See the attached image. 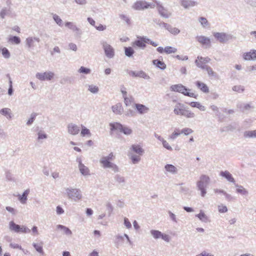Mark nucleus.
Returning <instances> with one entry per match:
<instances>
[{
    "label": "nucleus",
    "mask_w": 256,
    "mask_h": 256,
    "mask_svg": "<svg viewBox=\"0 0 256 256\" xmlns=\"http://www.w3.org/2000/svg\"><path fill=\"white\" fill-rule=\"evenodd\" d=\"M54 76V74L52 72H45L43 73H38L36 78L40 80H50Z\"/></svg>",
    "instance_id": "nucleus-10"
},
{
    "label": "nucleus",
    "mask_w": 256,
    "mask_h": 256,
    "mask_svg": "<svg viewBox=\"0 0 256 256\" xmlns=\"http://www.w3.org/2000/svg\"><path fill=\"white\" fill-rule=\"evenodd\" d=\"M210 61V58L208 56L202 57V56H198L195 60V64L198 67L204 70L208 66L206 64Z\"/></svg>",
    "instance_id": "nucleus-7"
},
{
    "label": "nucleus",
    "mask_w": 256,
    "mask_h": 256,
    "mask_svg": "<svg viewBox=\"0 0 256 256\" xmlns=\"http://www.w3.org/2000/svg\"><path fill=\"white\" fill-rule=\"evenodd\" d=\"M177 52V48L170 46H166L165 50V54H174Z\"/></svg>",
    "instance_id": "nucleus-34"
},
{
    "label": "nucleus",
    "mask_w": 256,
    "mask_h": 256,
    "mask_svg": "<svg viewBox=\"0 0 256 256\" xmlns=\"http://www.w3.org/2000/svg\"><path fill=\"white\" fill-rule=\"evenodd\" d=\"M200 22L203 26H206L208 24V22L207 20L204 17H200Z\"/></svg>",
    "instance_id": "nucleus-52"
},
{
    "label": "nucleus",
    "mask_w": 256,
    "mask_h": 256,
    "mask_svg": "<svg viewBox=\"0 0 256 256\" xmlns=\"http://www.w3.org/2000/svg\"><path fill=\"white\" fill-rule=\"evenodd\" d=\"M236 190L237 192L242 194H246L248 193L246 189L242 186H238Z\"/></svg>",
    "instance_id": "nucleus-44"
},
{
    "label": "nucleus",
    "mask_w": 256,
    "mask_h": 256,
    "mask_svg": "<svg viewBox=\"0 0 256 256\" xmlns=\"http://www.w3.org/2000/svg\"><path fill=\"white\" fill-rule=\"evenodd\" d=\"M160 238L166 242H169L170 241V236L164 234L162 233V236H161Z\"/></svg>",
    "instance_id": "nucleus-58"
},
{
    "label": "nucleus",
    "mask_w": 256,
    "mask_h": 256,
    "mask_svg": "<svg viewBox=\"0 0 256 256\" xmlns=\"http://www.w3.org/2000/svg\"><path fill=\"white\" fill-rule=\"evenodd\" d=\"M56 228L58 229L62 230L64 233L67 236H71L72 234V232L66 226L62 224H58L56 226Z\"/></svg>",
    "instance_id": "nucleus-24"
},
{
    "label": "nucleus",
    "mask_w": 256,
    "mask_h": 256,
    "mask_svg": "<svg viewBox=\"0 0 256 256\" xmlns=\"http://www.w3.org/2000/svg\"><path fill=\"white\" fill-rule=\"evenodd\" d=\"M114 158V156L113 154L110 153L108 156L102 158L100 161V163L102 164L104 168H112L114 171L116 172L118 170V166L110 162V160H112Z\"/></svg>",
    "instance_id": "nucleus-3"
},
{
    "label": "nucleus",
    "mask_w": 256,
    "mask_h": 256,
    "mask_svg": "<svg viewBox=\"0 0 256 256\" xmlns=\"http://www.w3.org/2000/svg\"><path fill=\"white\" fill-rule=\"evenodd\" d=\"M195 84L196 87L204 93L209 92V88L208 86L204 82L198 80L196 82Z\"/></svg>",
    "instance_id": "nucleus-15"
},
{
    "label": "nucleus",
    "mask_w": 256,
    "mask_h": 256,
    "mask_svg": "<svg viewBox=\"0 0 256 256\" xmlns=\"http://www.w3.org/2000/svg\"><path fill=\"white\" fill-rule=\"evenodd\" d=\"M134 108L140 114L147 112L149 110V108L144 105L138 104H134Z\"/></svg>",
    "instance_id": "nucleus-18"
},
{
    "label": "nucleus",
    "mask_w": 256,
    "mask_h": 256,
    "mask_svg": "<svg viewBox=\"0 0 256 256\" xmlns=\"http://www.w3.org/2000/svg\"><path fill=\"white\" fill-rule=\"evenodd\" d=\"M10 248H18V249H20V250H23V248H22V246L19 245L18 244L11 243V244H10Z\"/></svg>",
    "instance_id": "nucleus-53"
},
{
    "label": "nucleus",
    "mask_w": 256,
    "mask_h": 256,
    "mask_svg": "<svg viewBox=\"0 0 256 256\" xmlns=\"http://www.w3.org/2000/svg\"><path fill=\"white\" fill-rule=\"evenodd\" d=\"M130 75L134 76H138L140 78H148V76L144 72L140 71L138 72H130Z\"/></svg>",
    "instance_id": "nucleus-22"
},
{
    "label": "nucleus",
    "mask_w": 256,
    "mask_h": 256,
    "mask_svg": "<svg viewBox=\"0 0 256 256\" xmlns=\"http://www.w3.org/2000/svg\"><path fill=\"white\" fill-rule=\"evenodd\" d=\"M204 70H206L210 76H216V72L212 70V68L210 66H208L205 68Z\"/></svg>",
    "instance_id": "nucleus-43"
},
{
    "label": "nucleus",
    "mask_w": 256,
    "mask_h": 256,
    "mask_svg": "<svg viewBox=\"0 0 256 256\" xmlns=\"http://www.w3.org/2000/svg\"><path fill=\"white\" fill-rule=\"evenodd\" d=\"M120 18L122 20L125 22L128 25H130L131 24L130 18L126 16L124 14L120 15Z\"/></svg>",
    "instance_id": "nucleus-40"
},
{
    "label": "nucleus",
    "mask_w": 256,
    "mask_h": 256,
    "mask_svg": "<svg viewBox=\"0 0 256 256\" xmlns=\"http://www.w3.org/2000/svg\"><path fill=\"white\" fill-rule=\"evenodd\" d=\"M2 53L5 58H9L10 56V53L8 50L6 48H4L2 49Z\"/></svg>",
    "instance_id": "nucleus-46"
},
{
    "label": "nucleus",
    "mask_w": 256,
    "mask_h": 256,
    "mask_svg": "<svg viewBox=\"0 0 256 256\" xmlns=\"http://www.w3.org/2000/svg\"><path fill=\"white\" fill-rule=\"evenodd\" d=\"M162 142L163 146L168 150H172V147L170 146L169 144L165 140H162Z\"/></svg>",
    "instance_id": "nucleus-55"
},
{
    "label": "nucleus",
    "mask_w": 256,
    "mask_h": 256,
    "mask_svg": "<svg viewBox=\"0 0 256 256\" xmlns=\"http://www.w3.org/2000/svg\"><path fill=\"white\" fill-rule=\"evenodd\" d=\"M165 50H166V47L164 48L162 46L158 47L156 48V50L160 54L165 53Z\"/></svg>",
    "instance_id": "nucleus-63"
},
{
    "label": "nucleus",
    "mask_w": 256,
    "mask_h": 256,
    "mask_svg": "<svg viewBox=\"0 0 256 256\" xmlns=\"http://www.w3.org/2000/svg\"><path fill=\"white\" fill-rule=\"evenodd\" d=\"M220 176L226 178L228 181L234 182V180L232 174L228 171L222 172L220 174Z\"/></svg>",
    "instance_id": "nucleus-27"
},
{
    "label": "nucleus",
    "mask_w": 256,
    "mask_h": 256,
    "mask_svg": "<svg viewBox=\"0 0 256 256\" xmlns=\"http://www.w3.org/2000/svg\"><path fill=\"white\" fill-rule=\"evenodd\" d=\"M246 138H256V130L246 131L244 133Z\"/></svg>",
    "instance_id": "nucleus-35"
},
{
    "label": "nucleus",
    "mask_w": 256,
    "mask_h": 256,
    "mask_svg": "<svg viewBox=\"0 0 256 256\" xmlns=\"http://www.w3.org/2000/svg\"><path fill=\"white\" fill-rule=\"evenodd\" d=\"M68 196L74 201L78 200L82 198V194L79 190L76 188L67 189Z\"/></svg>",
    "instance_id": "nucleus-6"
},
{
    "label": "nucleus",
    "mask_w": 256,
    "mask_h": 256,
    "mask_svg": "<svg viewBox=\"0 0 256 256\" xmlns=\"http://www.w3.org/2000/svg\"><path fill=\"white\" fill-rule=\"evenodd\" d=\"M214 36L220 42H224L229 39V36L224 33L216 32Z\"/></svg>",
    "instance_id": "nucleus-14"
},
{
    "label": "nucleus",
    "mask_w": 256,
    "mask_h": 256,
    "mask_svg": "<svg viewBox=\"0 0 256 256\" xmlns=\"http://www.w3.org/2000/svg\"><path fill=\"white\" fill-rule=\"evenodd\" d=\"M121 132L126 135L130 134L132 133V130L128 126H122Z\"/></svg>",
    "instance_id": "nucleus-42"
},
{
    "label": "nucleus",
    "mask_w": 256,
    "mask_h": 256,
    "mask_svg": "<svg viewBox=\"0 0 256 256\" xmlns=\"http://www.w3.org/2000/svg\"><path fill=\"white\" fill-rule=\"evenodd\" d=\"M196 216L198 217L201 221L203 222H207L208 220V216L204 214L202 211H200V212L196 215Z\"/></svg>",
    "instance_id": "nucleus-31"
},
{
    "label": "nucleus",
    "mask_w": 256,
    "mask_h": 256,
    "mask_svg": "<svg viewBox=\"0 0 256 256\" xmlns=\"http://www.w3.org/2000/svg\"><path fill=\"white\" fill-rule=\"evenodd\" d=\"M182 5L185 8L192 6L195 5V2L192 1L182 0Z\"/></svg>",
    "instance_id": "nucleus-37"
},
{
    "label": "nucleus",
    "mask_w": 256,
    "mask_h": 256,
    "mask_svg": "<svg viewBox=\"0 0 256 256\" xmlns=\"http://www.w3.org/2000/svg\"><path fill=\"white\" fill-rule=\"evenodd\" d=\"M192 132L193 130L190 128H184L181 131L182 134H184L185 135H188L192 134Z\"/></svg>",
    "instance_id": "nucleus-49"
},
{
    "label": "nucleus",
    "mask_w": 256,
    "mask_h": 256,
    "mask_svg": "<svg viewBox=\"0 0 256 256\" xmlns=\"http://www.w3.org/2000/svg\"><path fill=\"white\" fill-rule=\"evenodd\" d=\"M112 110L116 114H120L122 112L123 108L120 104H118L112 106Z\"/></svg>",
    "instance_id": "nucleus-23"
},
{
    "label": "nucleus",
    "mask_w": 256,
    "mask_h": 256,
    "mask_svg": "<svg viewBox=\"0 0 256 256\" xmlns=\"http://www.w3.org/2000/svg\"><path fill=\"white\" fill-rule=\"evenodd\" d=\"M182 134L181 131L178 130H176L174 132L170 135V138L172 139L176 138L178 136H180Z\"/></svg>",
    "instance_id": "nucleus-47"
},
{
    "label": "nucleus",
    "mask_w": 256,
    "mask_h": 256,
    "mask_svg": "<svg viewBox=\"0 0 256 256\" xmlns=\"http://www.w3.org/2000/svg\"><path fill=\"white\" fill-rule=\"evenodd\" d=\"M78 71L80 73H84L85 74H89L90 72V69L84 66H81Z\"/></svg>",
    "instance_id": "nucleus-50"
},
{
    "label": "nucleus",
    "mask_w": 256,
    "mask_h": 256,
    "mask_svg": "<svg viewBox=\"0 0 256 256\" xmlns=\"http://www.w3.org/2000/svg\"><path fill=\"white\" fill-rule=\"evenodd\" d=\"M68 132L72 135H76L80 132L79 128L77 126L72 124H68Z\"/></svg>",
    "instance_id": "nucleus-17"
},
{
    "label": "nucleus",
    "mask_w": 256,
    "mask_h": 256,
    "mask_svg": "<svg viewBox=\"0 0 256 256\" xmlns=\"http://www.w3.org/2000/svg\"><path fill=\"white\" fill-rule=\"evenodd\" d=\"M0 113L6 116L8 118L10 119L12 118L11 110L8 108H2L0 110Z\"/></svg>",
    "instance_id": "nucleus-28"
},
{
    "label": "nucleus",
    "mask_w": 256,
    "mask_h": 256,
    "mask_svg": "<svg viewBox=\"0 0 256 256\" xmlns=\"http://www.w3.org/2000/svg\"><path fill=\"white\" fill-rule=\"evenodd\" d=\"M152 63L156 67L162 70H164L166 66V64L163 61L159 60H153Z\"/></svg>",
    "instance_id": "nucleus-20"
},
{
    "label": "nucleus",
    "mask_w": 256,
    "mask_h": 256,
    "mask_svg": "<svg viewBox=\"0 0 256 256\" xmlns=\"http://www.w3.org/2000/svg\"><path fill=\"white\" fill-rule=\"evenodd\" d=\"M54 18L56 22L59 25L61 26L62 24V20L57 15H54Z\"/></svg>",
    "instance_id": "nucleus-56"
},
{
    "label": "nucleus",
    "mask_w": 256,
    "mask_h": 256,
    "mask_svg": "<svg viewBox=\"0 0 256 256\" xmlns=\"http://www.w3.org/2000/svg\"><path fill=\"white\" fill-rule=\"evenodd\" d=\"M98 86L94 85H90L88 86V90L92 93H96L98 91Z\"/></svg>",
    "instance_id": "nucleus-45"
},
{
    "label": "nucleus",
    "mask_w": 256,
    "mask_h": 256,
    "mask_svg": "<svg viewBox=\"0 0 256 256\" xmlns=\"http://www.w3.org/2000/svg\"><path fill=\"white\" fill-rule=\"evenodd\" d=\"M124 52L125 54L128 57L132 56L134 52V50L132 47H125Z\"/></svg>",
    "instance_id": "nucleus-36"
},
{
    "label": "nucleus",
    "mask_w": 256,
    "mask_h": 256,
    "mask_svg": "<svg viewBox=\"0 0 256 256\" xmlns=\"http://www.w3.org/2000/svg\"><path fill=\"white\" fill-rule=\"evenodd\" d=\"M165 168L168 172H170L174 173V172H176V168L173 165H172V164H166L165 166Z\"/></svg>",
    "instance_id": "nucleus-41"
},
{
    "label": "nucleus",
    "mask_w": 256,
    "mask_h": 256,
    "mask_svg": "<svg viewBox=\"0 0 256 256\" xmlns=\"http://www.w3.org/2000/svg\"><path fill=\"white\" fill-rule=\"evenodd\" d=\"M132 8L137 10H143L146 8H154V6H152L144 1H137L132 6Z\"/></svg>",
    "instance_id": "nucleus-8"
},
{
    "label": "nucleus",
    "mask_w": 256,
    "mask_h": 256,
    "mask_svg": "<svg viewBox=\"0 0 256 256\" xmlns=\"http://www.w3.org/2000/svg\"><path fill=\"white\" fill-rule=\"evenodd\" d=\"M96 28L99 31H103L105 30L106 28V26H104L102 24H99L98 26H95Z\"/></svg>",
    "instance_id": "nucleus-57"
},
{
    "label": "nucleus",
    "mask_w": 256,
    "mask_h": 256,
    "mask_svg": "<svg viewBox=\"0 0 256 256\" xmlns=\"http://www.w3.org/2000/svg\"><path fill=\"white\" fill-rule=\"evenodd\" d=\"M156 8L160 14L164 18H168L170 15V13L168 12V10L162 6L159 3H156Z\"/></svg>",
    "instance_id": "nucleus-13"
},
{
    "label": "nucleus",
    "mask_w": 256,
    "mask_h": 256,
    "mask_svg": "<svg viewBox=\"0 0 256 256\" xmlns=\"http://www.w3.org/2000/svg\"><path fill=\"white\" fill-rule=\"evenodd\" d=\"M131 159L134 164L137 163L140 160V158L138 156H133L131 157Z\"/></svg>",
    "instance_id": "nucleus-60"
},
{
    "label": "nucleus",
    "mask_w": 256,
    "mask_h": 256,
    "mask_svg": "<svg viewBox=\"0 0 256 256\" xmlns=\"http://www.w3.org/2000/svg\"><path fill=\"white\" fill-rule=\"evenodd\" d=\"M168 214H169V216H170V219L172 221H174V222H177V220H176V215L174 214H173L170 211H168Z\"/></svg>",
    "instance_id": "nucleus-59"
},
{
    "label": "nucleus",
    "mask_w": 256,
    "mask_h": 256,
    "mask_svg": "<svg viewBox=\"0 0 256 256\" xmlns=\"http://www.w3.org/2000/svg\"><path fill=\"white\" fill-rule=\"evenodd\" d=\"M131 148L134 152L138 154L139 155H142L144 152L143 149L140 145L138 144L132 145Z\"/></svg>",
    "instance_id": "nucleus-25"
},
{
    "label": "nucleus",
    "mask_w": 256,
    "mask_h": 256,
    "mask_svg": "<svg viewBox=\"0 0 256 256\" xmlns=\"http://www.w3.org/2000/svg\"><path fill=\"white\" fill-rule=\"evenodd\" d=\"M79 168L80 172L84 175H87L89 173V170L88 168L85 166L81 162L79 164Z\"/></svg>",
    "instance_id": "nucleus-30"
},
{
    "label": "nucleus",
    "mask_w": 256,
    "mask_h": 256,
    "mask_svg": "<svg viewBox=\"0 0 256 256\" xmlns=\"http://www.w3.org/2000/svg\"><path fill=\"white\" fill-rule=\"evenodd\" d=\"M170 90L172 92L181 93L184 96L190 98H196L198 97L197 94L191 92V90L186 88L185 86L180 84L171 86Z\"/></svg>",
    "instance_id": "nucleus-1"
},
{
    "label": "nucleus",
    "mask_w": 256,
    "mask_h": 256,
    "mask_svg": "<svg viewBox=\"0 0 256 256\" xmlns=\"http://www.w3.org/2000/svg\"><path fill=\"white\" fill-rule=\"evenodd\" d=\"M32 246L35 248V250L40 254H44V252L42 248V244H36L33 243Z\"/></svg>",
    "instance_id": "nucleus-33"
},
{
    "label": "nucleus",
    "mask_w": 256,
    "mask_h": 256,
    "mask_svg": "<svg viewBox=\"0 0 256 256\" xmlns=\"http://www.w3.org/2000/svg\"><path fill=\"white\" fill-rule=\"evenodd\" d=\"M40 39L36 38H28L26 40V44L29 48L34 47L35 46V43H38Z\"/></svg>",
    "instance_id": "nucleus-19"
},
{
    "label": "nucleus",
    "mask_w": 256,
    "mask_h": 256,
    "mask_svg": "<svg viewBox=\"0 0 256 256\" xmlns=\"http://www.w3.org/2000/svg\"><path fill=\"white\" fill-rule=\"evenodd\" d=\"M8 42L12 44H19L20 42V40L18 37L14 36L8 38Z\"/></svg>",
    "instance_id": "nucleus-38"
},
{
    "label": "nucleus",
    "mask_w": 256,
    "mask_h": 256,
    "mask_svg": "<svg viewBox=\"0 0 256 256\" xmlns=\"http://www.w3.org/2000/svg\"><path fill=\"white\" fill-rule=\"evenodd\" d=\"M69 47L70 50L76 51L77 50V46L74 44L71 43L69 44Z\"/></svg>",
    "instance_id": "nucleus-64"
},
{
    "label": "nucleus",
    "mask_w": 256,
    "mask_h": 256,
    "mask_svg": "<svg viewBox=\"0 0 256 256\" xmlns=\"http://www.w3.org/2000/svg\"><path fill=\"white\" fill-rule=\"evenodd\" d=\"M197 40L202 45L210 46V40L209 38L204 36H200L196 37Z\"/></svg>",
    "instance_id": "nucleus-16"
},
{
    "label": "nucleus",
    "mask_w": 256,
    "mask_h": 256,
    "mask_svg": "<svg viewBox=\"0 0 256 256\" xmlns=\"http://www.w3.org/2000/svg\"><path fill=\"white\" fill-rule=\"evenodd\" d=\"M151 235L155 239H158L160 238L162 236V232L158 230H152L150 231Z\"/></svg>",
    "instance_id": "nucleus-32"
},
{
    "label": "nucleus",
    "mask_w": 256,
    "mask_h": 256,
    "mask_svg": "<svg viewBox=\"0 0 256 256\" xmlns=\"http://www.w3.org/2000/svg\"><path fill=\"white\" fill-rule=\"evenodd\" d=\"M9 229L10 231L17 233H29L30 232V230L28 228L24 226L21 227L20 225L14 223V221H11L10 222Z\"/></svg>",
    "instance_id": "nucleus-5"
},
{
    "label": "nucleus",
    "mask_w": 256,
    "mask_h": 256,
    "mask_svg": "<svg viewBox=\"0 0 256 256\" xmlns=\"http://www.w3.org/2000/svg\"><path fill=\"white\" fill-rule=\"evenodd\" d=\"M196 256H213L210 254L208 253L207 252L204 251L200 254L196 255Z\"/></svg>",
    "instance_id": "nucleus-62"
},
{
    "label": "nucleus",
    "mask_w": 256,
    "mask_h": 256,
    "mask_svg": "<svg viewBox=\"0 0 256 256\" xmlns=\"http://www.w3.org/2000/svg\"><path fill=\"white\" fill-rule=\"evenodd\" d=\"M102 46L106 56L110 58H112L114 54L113 48L106 42L102 43Z\"/></svg>",
    "instance_id": "nucleus-9"
},
{
    "label": "nucleus",
    "mask_w": 256,
    "mask_h": 256,
    "mask_svg": "<svg viewBox=\"0 0 256 256\" xmlns=\"http://www.w3.org/2000/svg\"><path fill=\"white\" fill-rule=\"evenodd\" d=\"M174 112L176 115L183 116L187 118H192L194 116V114L193 112L186 108L184 104L180 102L176 104Z\"/></svg>",
    "instance_id": "nucleus-2"
},
{
    "label": "nucleus",
    "mask_w": 256,
    "mask_h": 256,
    "mask_svg": "<svg viewBox=\"0 0 256 256\" xmlns=\"http://www.w3.org/2000/svg\"><path fill=\"white\" fill-rule=\"evenodd\" d=\"M111 130H119L120 132L122 128V125L118 122L110 123V124Z\"/></svg>",
    "instance_id": "nucleus-29"
},
{
    "label": "nucleus",
    "mask_w": 256,
    "mask_h": 256,
    "mask_svg": "<svg viewBox=\"0 0 256 256\" xmlns=\"http://www.w3.org/2000/svg\"><path fill=\"white\" fill-rule=\"evenodd\" d=\"M124 98V102L126 106H134V99L132 97L125 96Z\"/></svg>",
    "instance_id": "nucleus-26"
},
{
    "label": "nucleus",
    "mask_w": 256,
    "mask_h": 256,
    "mask_svg": "<svg viewBox=\"0 0 256 256\" xmlns=\"http://www.w3.org/2000/svg\"><path fill=\"white\" fill-rule=\"evenodd\" d=\"M149 39L144 37H140L138 40H135L133 44V46H137L139 48H144L146 46V44L148 43Z\"/></svg>",
    "instance_id": "nucleus-11"
},
{
    "label": "nucleus",
    "mask_w": 256,
    "mask_h": 256,
    "mask_svg": "<svg viewBox=\"0 0 256 256\" xmlns=\"http://www.w3.org/2000/svg\"><path fill=\"white\" fill-rule=\"evenodd\" d=\"M65 26L68 27L73 31H78L79 29L72 22H67L65 24Z\"/></svg>",
    "instance_id": "nucleus-39"
},
{
    "label": "nucleus",
    "mask_w": 256,
    "mask_h": 256,
    "mask_svg": "<svg viewBox=\"0 0 256 256\" xmlns=\"http://www.w3.org/2000/svg\"><path fill=\"white\" fill-rule=\"evenodd\" d=\"M232 90L237 92H244V88L240 85L235 86L233 87Z\"/></svg>",
    "instance_id": "nucleus-48"
},
{
    "label": "nucleus",
    "mask_w": 256,
    "mask_h": 256,
    "mask_svg": "<svg viewBox=\"0 0 256 256\" xmlns=\"http://www.w3.org/2000/svg\"><path fill=\"white\" fill-rule=\"evenodd\" d=\"M243 58L246 60H256V50H252L243 54Z\"/></svg>",
    "instance_id": "nucleus-12"
},
{
    "label": "nucleus",
    "mask_w": 256,
    "mask_h": 256,
    "mask_svg": "<svg viewBox=\"0 0 256 256\" xmlns=\"http://www.w3.org/2000/svg\"><path fill=\"white\" fill-rule=\"evenodd\" d=\"M170 32L172 34H176L180 32V30L176 28H172L170 30Z\"/></svg>",
    "instance_id": "nucleus-61"
},
{
    "label": "nucleus",
    "mask_w": 256,
    "mask_h": 256,
    "mask_svg": "<svg viewBox=\"0 0 256 256\" xmlns=\"http://www.w3.org/2000/svg\"><path fill=\"white\" fill-rule=\"evenodd\" d=\"M210 178L208 176L202 175L200 177V180L197 182V186L198 190L201 192V195L204 196L206 193V187L209 183Z\"/></svg>",
    "instance_id": "nucleus-4"
},
{
    "label": "nucleus",
    "mask_w": 256,
    "mask_h": 256,
    "mask_svg": "<svg viewBox=\"0 0 256 256\" xmlns=\"http://www.w3.org/2000/svg\"><path fill=\"white\" fill-rule=\"evenodd\" d=\"M124 224L128 228H132L131 223L129 221L128 219L126 218H124Z\"/></svg>",
    "instance_id": "nucleus-54"
},
{
    "label": "nucleus",
    "mask_w": 256,
    "mask_h": 256,
    "mask_svg": "<svg viewBox=\"0 0 256 256\" xmlns=\"http://www.w3.org/2000/svg\"><path fill=\"white\" fill-rule=\"evenodd\" d=\"M30 193V190H26L22 195L19 194L18 195V199L20 201V202L22 204H24L26 202L27 200V196Z\"/></svg>",
    "instance_id": "nucleus-21"
},
{
    "label": "nucleus",
    "mask_w": 256,
    "mask_h": 256,
    "mask_svg": "<svg viewBox=\"0 0 256 256\" xmlns=\"http://www.w3.org/2000/svg\"><path fill=\"white\" fill-rule=\"evenodd\" d=\"M81 135L83 136L86 135H90V130L84 127L82 128L81 131Z\"/></svg>",
    "instance_id": "nucleus-51"
}]
</instances>
